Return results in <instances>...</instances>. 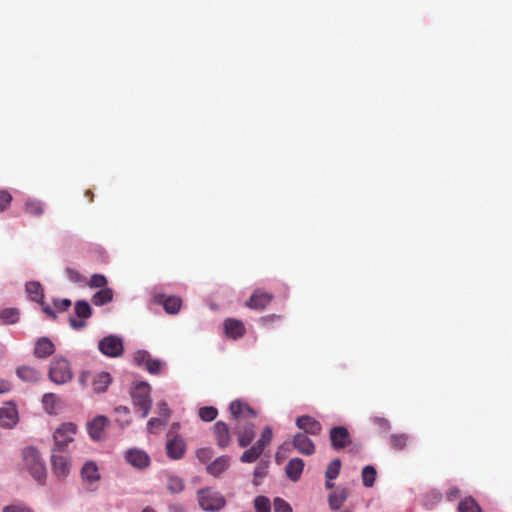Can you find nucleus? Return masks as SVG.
<instances>
[{"mask_svg":"<svg viewBox=\"0 0 512 512\" xmlns=\"http://www.w3.org/2000/svg\"><path fill=\"white\" fill-rule=\"evenodd\" d=\"M256 512H271L270 500L265 496H257L254 500Z\"/></svg>","mask_w":512,"mask_h":512,"instance_id":"nucleus-43","label":"nucleus"},{"mask_svg":"<svg viewBox=\"0 0 512 512\" xmlns=\"http://www.w3.org/2000/svg\"><path fill=\"white\" fill-rule=\"evenodd\" d=\"M272 437V429L267 426L262 430L260 438L257 440L255 444L264 451L265 448L271 443Z\"/></svg>","mask_w":512,"mask_h":512,"instance_id":"nucleus-41","label":"nucleus"},{"mask_svg":"<svg viewBox=\"0 0 512 512\" xmlns=\"http://www.w3.org/2000/svg\"><path fill=\"white\" fill-rule=\"evenodd\" d=\"M290 451L289 444H283L279 447L278 451L276 452L275 459L278 463H280L285 457L286 454Z\"/></svg>","mask_w":512,"mask_h":512,"instance_id":"nucleus-52","label":"nucleus"},{"mask_svg":"<svg viewBox=\"0 0 512 512\" xmlns=\"http://www.w3.org/2000/svg\"><path fill=\"white\" fill-rule=\"evenodd\" d=\"M19 421V414L16 405L13 402H7L0 407V426L5 429H11Z\"/></svg>","mask_w":512,"mask_h":512,"instance_id":"nucleus-11","label":"nucleus"},{"mask_svg":"<svg viewBox=\"0 0 512 512\" xmlns=\"http://www.w3.org/2000/svg\"><path fill=\"white\" fill-rule=\"evenodd\" d=\"M107 279L104 275L101 274H94L91 276L90 281L88 282V285L91 288H106Z\"/></svg>","mask_w":512,"mask_h":512,"instance_id":"nucleus-45","label":"nucleus"},{"mask_svg":"<svg viewBox=\"0 0 512 512\" xmlns=\"http://www.w3.org/2000/svg\"><path fill=\"white\" fill-rule=\"evenodd\" d=\"M217 445L224 449L231 443V434L228 425L223 421H217L213 426Z\"/></svg>","mask_w":512,"mask_h":512,"instance_id":"nucleus-20","label":"nucleus"},{"mask_svg":"<svg viewBox=\"0 0 512 512\" xmlns=\"http://www.w3.org/2000/svg\"><path fill=\"white\" fill-rule=\"evenodd\" d=\"M274 512H292V507L284 499L277 497L273 502Z\"/></svg>","mask_w":512,"mask_h":512,"instance_id":"nucleus-46","label":"nucleus"},{"mask_svg":"<svg viewBox=\"0 0 512 512\" xmlns=\"http://www.w3.org/2000/svg\"><path fill=\"white\" fill-rule=\"evenodd\" d=\"M20 312L16 308H5L0 312V319L3 324H14L18 322Z\"/></svg>","mask_w":512,"mask_h":512,"instance_id":"nucleus-37","label":"nucleus"},{"mask_svg":"<svg viewBox=\"0 0 512 512\" xmlns=\"http://www.w3.org/2000/svg\"><path fill=\"white\" fill-rule=\"evenodd\" d=\"M199 506L204 511H219L226 505L224 496L211 488H204L197 491Z\"/></svg>","mask_w":512,"mask_h":512,"instance_id":"nucleus-2","label":"nucleus"},{"mask_svg":"<svg viewBox=\"0 0 512 512\" xmlns=\"http://www.w3.org/2000/svg\"><path fill=\"white\" fill-rule=\"evenodd\" d=\"M218 411L213 406H205L199 409V417L202 421L211 422L217 417Z\"/></svg>","mask_w":512,"mask_h":512,"instance_id":"nucleus-42","label":"nucleus"},{"mask_svg":"<svg viewBox=\"0 0 512 512\" xmlns=\"http://www.w3.org/2000/svg\"><path fill=\"white\" fill-rule=\"evenodd\" d=\"M52 471L58 478H65L70 473V461L63 455H56L53 452L51 456Z\"/></svg>","mask_w":512,"mask_h":512,"instance_id":"nucleus-21","label":"nucleus"},{"mask_svg":"<svg viewBox=\"0 0 512 512\" xmlns=\"http://www.w3.org/2000/svg\"><path fill=\"white\" fill-rule=\"evenodd\" d=\"M293 447L301 454L310 456L315 453V444L304 433H296L292 440Z\"/></svg>","mask_w":512,"mask_h":512,"instance_id":"nucleus-19","label":"nucleus"},{"mask_svg":"<svg viewBox=\"0 0 512 512\" xmlns=\"http://www.w3.org/2000/svg\"><path fill=\"white\" fill-rule=\"evenodd\" d=\"M79 382L83 387L91 385L94 392L102 393L105 392L111 384L112 377L107 372H99L96 374L82 372L79 376Z\"/></svg>","mask_w":512,"mask_h":512,"instance_id":"nucleus-5","label":"nucleus"},{"mask_svg":"<svg viewBox=\"0 0 512 512\" xmlns=\"http://www.w3.org/2000/svg\"><path fill=\"white\" fill-rule=\"evenodd\" d=\"M26 292L31 300L37 303L42 302L44 298L43 288L39 282H28L26 284Z\"/></svg>","mask_w":512,"mask_h":512,"instance_id":"nucleus-32","label":"nucleus"},{"mask_svg":"<svg viewBox=\"0 0 512 512\" xmlns=\"http://www.w3.org/2000/svg\"><path fill=\"white\" fill-rule=\"evenodd\" d=\"M39 303H40V304H41V306H42V310H43V312H44L48 317H50V318H52V319H55V318H56V314H55V312L53 311V309H52L50 306H48V305L44 304V302H43V301H42V302H39Z\"/></svg>","mask_w":512,"mask_h":512,"instance_id":"nucleus-54","label":"nucleus"},{"mask_svg":"<svg viewBox=\"0 0 512 512\" xmlns=\"http://www.w3.org/2000/svg\"><path fill=\"white\" fill-rule=\"evenodd\" d=\"M142 512H156L155 509H153L152 507L150 506H147L145 507Z\"/></svg>","mask_w":512,"mask_h":512,"instance_id":"nucleus-63","label":"nucleus"},{"mask_svg":"<svg viewBox=\"0 0 512 512\" xmlns=\"http://www.w3.org/2000/svg\"><path fill=\"white\" fill-rule=\"evenodd\" d=\"M459 512H482L480 505L472 497H467L460 501L458 505Z\"/></svg>","mask_w":512,"mask_h":512,"instance_id":"nucleus-38","label":"nucleus"},{"mask_svg":"<svg viewBox=\"0 0 512 512\" xmlns=\"http://www.w3.org/2000/svg\"><path fill=\"white\" fill-rule=\"evenodd\" d=\"M53 304L58 311L64 312L71 306V300L67 298L54 299Z\"/></svg>","mask_w":512,"mask_h":512,"instance_id":"nucleus-49","label":"nucleus"},{"mask_svg":"<svg viewBox=\"0 0 512 512\" xmlns=\"http://www.w3.org/2000/svg\"><path fill=\"white\" fill-rule=\"evenodd\" d=\"M55 351V346L52 341L47 337H41L35 344L34 354L38 358H46L52 355Z\"/></svg>","mask_w":512,"mask_h":512,"instance_id":"nucleus-25","label":"nucleus"},{"mask_svg":"<svg viewBox=\"0 0 512 512\" xmlns=\"http://www.w3.org/2000/svg\"><path fill=\"white\" fill-rule=\"evenodd\" d=\"M458 493H459V490H458L457 488H455V489H451V490L449 491V497H450V498H451V497H455V496H457V495H458Z\"/></svg>","mask_w":512,"mask_h":512,"instance_id":"nucleus-61","label":"nucleus"},{"mask_svg":"<svg viewBox=\"0 0 512 512\" xmlns=\"http://www.w3.org/2000/svg\"><path fill=\"white\" fill-rule=\"evenodd\" d=\"M17 376L25 382H37L41 379V373L30 366H21L16 371Z\"/></svg>","mask_w":512,"mask_h":512,"instance_id":"nucleus-29","label":"nucleus"},{"mask_svg":"<svg viewBox=\"0 0 512 512\" xmlns=\"http://www.w3.org/2000/svg\"><path fill=\"white\" fill-rule=\"evenodd\" d=\"M85 196L89 198V202L93 201L94 194H93V192L91 190H87L85 192Z\"/></svg>","mask_w":512,"mask_h":512,"instance_id":"nucleus-60","label":"nucleus"},{"mask_svg":"<svg viewBox=\"0 0 512 512\" xmlns=\"http://www.w3.org/2000/svg\"><path fill=\"white\" fill-rule=\"evenodd\" d=\"M331 446L334 450L339 451L351 444V436L348 429L344 426H336L329 433Z\"/></svg>","mask_w":512,"mask_h":512,"instance_id":"nucleus-9","label":"nucleus"},{"mask_svg":"<svg viewBox=\"0 0 512 512\" xmlns=\"http://www.w3.org/2000/svg\"><path fill=\"white\" fill-rule=\"evenodd\" d=\"M65 273L69 280L73 283L82 284L86 282L85 277L76 269L68 267L66 268Z\"/></svg>","mask_w":512,"mask_h":512,"instance_id":"nucleus-44","label":"nucleus"},{"mask_svg":"<svg viewBox=\"0 0 512 512\" xmlns=\"http://www.w3.org/2000/svg\"><path fill=\"white\" fill-rule=\"evenodd\" d=\"M167 455L171 459H180L185 453V443L179 437H174L166 444Z\"/></svg>","mask_w":512,"mask_h":512,"instance_id":"nucleus-23","label":"nucleus"},{"mask_svg":"<svg viewBox=\"0 0 512 512\" xmlns=\"http://www.w3.org/2000/svg\"><path fill=\"white\" fill-rule=\"evenodd\" d=\"M77 426L71 422L61 424L54 432L55 447L53 452L64 450L74 440Z\"/></svg>","mask_w":512,"mask_h":512,"instance_id":"nucleus-6","label":"nucleus"},{"mask_svg":"<svg viewBox=\"0 0 512 512\" xmlns=\"http://www.w3.org/2000/svg\"><path fill=\"white\" fill-rule=\"evenodd\" d=\"M229 409L236 423H241L243 419H252L256 417L255 411L248 404L239 400L232 401Z\"/></svg>","mask_w":512,"mask_h":512,"instance_id":"nucleus-14","label":"nucleus"},{"mask_svg":"<svg viewBox=\"0 0 512 512\" xmlns=\"http://www.w3.org/2000/svg\"><path fill=\"white\" fill-rule=\"evenodd\" d=\"M304 461L301 458H292L285 467L286 476L293 482H297L304 469Z\"/></svg>","mask_w":512,"mask_h":512,"instance_id":"nucleus-22","label":"nucleus"},{"mask_svg":"<svg viewBox=\"0 0 512 512\" xmlns=\"http://www.w3.org/2000/svg\"><path fill=\"white\" fill-rule=\"evenodd\" d=\"M150 392L151 387L146 382H140L134 385L131 390L133 404L140 408L142 418H146L151 410L152 400Z\"/></svg>","mask_w":512,"mask_h":512,"instance_id":"nucleus-3","label":"nucleus"},{"mask_svg":"<svg viewBox=\"0 0 512 512\" xmlns=\"http://www.w3.org/2000/svg\"><path fill=\"white\" fill-rule=\"evenodd\" d=\"M59 399L54 393H46L42 397V404L48 414H55L58 408Z\"/></svg>","mask_w":512,"mask_h":512,"instance_id":"nucleus-34","label":"nucleus"},{"mask_svg":"<svg viewBox=\"0 0 512 512\" xmlns=\"http://www.w3.org/2000/svg\"><path fill=\"white\" fill-rule=\"evenodd\" d=\"M225 333L228 337L237 339L245 334V327L243 323L236 319H226L224 322Z\"/></svg>","mask_w":512,"mask_h":512,"instance_id":"nucleus-24","label":"nucleus"},{"mask_svg":"<svg viewBox=\"0 0 512 512\" xmlns=\"http://www.w3.org/2000/svg\"><path fill=\"white\" fill-rule=\"evenodd\" d=\"M264 451L254 444L252 447L243 452L240 457V461L243 463H253L255 462Z\"/></svg>","mask_w":512,"mask_h":512,"instance_id":"nucleus-35","label":"nucleus"},{"mask_svg":"<svg viewBox=\"0 0 512 512\" xmlns=\"http://www.w3.org/2000/svg\"><path fill=\"white\" fill-rule=\"evenodd\" d=\"M296 426L304 431V434L317 436L322 432L321 423L310 415H302L297 417Z\"/></svg>","mask_w":512,"mask_h":512,"instance_id":"nucleus-15","label":"nucleus"},{"mask_svg":"<svg viewBox=\"0 0 512 512\" xmlns=\"http://www.w3.org/2000/svg\"><path fill=\"white\" fill-rule=\"evenodd\" d=\"M409 435L406 433H395L389 438L391 447L396 451L404 450L409 443Z\"/></svg>","mask_w":512,"mask_h":512,"instance_id":"nucleus-30","label":"nucleus"},{"mask_svg":"<svg viewBox=\"0 0 512 512\" xmlns=\"http://www.w3.org/2000/svg\"><path fill=\"white\" fill-rule=\"evenodd\" d=\"M347 499L346 489H338L329 495V506L332 510H338Z\"/></svg>","mask_w":512,"mask_h":512,"instance_id":"nucleus-31","label":"nucleus"},{"mask_svg":"<svg viewBox=\"0 0 512 512\" xmlns=\"http://www.w3.org/2000/svg\"><path fill=\"white\" fill-rule=\"evenodd\" d=\"M235 433L240 447H247L255 438V425L251 422L236 423Z\"/></svg>","mask_w":512,"mask_h":512,"instance_id":"nucleus-13","label":"nucleus"},{"mask_svg":"<svg viewBox=\"0 0 512 512\" xmlns=\"http://www.w3.org/2000/svg\"><path fill=\"white\" fill-rule=\"evenodd\" d=\"M24 211L33 217H40L45 212V204L35 198H29L24 203Z\"/></svg>","mask_w":512,"mask_h":512,"instance_id":"nucleus-28","label":"nucleus"},{"mask_svg":"<svg viewBox=\"0 0 512 512\" xmlns=\"http://www.w3.org/2000/svg\"><path fill=\"white\" fill-rule=\"evenodd\" d=\"M11 389V384L6 380H0V394H4Z\"/></svg>","mask_w":512,"mask_h":512,"instance_id":"nucleus-56","label":"nucleus"},{"mask_svg":"<svg viewBox=\"0 0 512 512\" xmlns=\"http://www.w3.org/2000/svg\"><path fill=\"white\" fill-rule=\"evenodd\" d=\"M158 409H159L160 414L163 415L164 417L167 418L169 416L170 411L165 402L158 403Z\"/></svg>","mask_w":512,"mask_h":512,"instance_id":"nucleus-55","label":"nucleus"},{"mask_svg":"<svg viewBox=\"0 0 512 512\" xmlns=\"http://www.w3.org/2000/svg\"><path fill=\"white\" fill-rule=\"evenodd\" d=\"M166 487L171 493H180L184 490L185 483L181 477L168 475L166 480Z\"/></svg>","mask_w":512,"mask_h":512,"instance_id":"nucleus-36","label":"nucleus"},{"mask_svg":"<svg viewBox=\"0 0 512 512\" xmlns=\"http://www.w3.org/2000/svg\"><path fill=\"white\" fill-rule=\"evenodd\" d=\"M230 464V457L229 456H220L216 458L213 462H211L206 470L207 472L212 476H219L222 474Z\"/></svg>","mask_w":512,"mask_h":512,"instance_id":"nucleus-27","label":"nucleus"},{"mask_svg":"<svg viewBox=\"0 0 512 512\" xmlns=\"http://www.w3.org/2000/svg\"><path fill=\"white\" fill-rule=\"evenodd\" d=\"M3 512H34L31 508L22 505H7Z\"/></svg>","mask_w":512,"mask_h":512,"instance_id":"nucleus-50","label":"nucleus"},{"mask_svg":"<svg viewBox=\"0 0 512 512\" xmlns=\"http://www.w3.org/2000/svg\"><path fill=\"white\" fill-rule=\"evenodd\" d=\"M22 457L30 475L40 484H43L46 480L47 470L39 451L34 447H26L22 451Z\"/></svg>","mask_w":512,"mask_h":512,"instance_id":"nucleus-1","label":"nucleus"},{"mask_svg":"<svg viewBox=\"0 0 512 512\" xmlns=\"http://www.w3.org/2000/svg\"><path fill=\"white\" fill-rule=\"evenodd\" d=\"M332 480L326 479L325 486L327 489H332L334 487V483L331 482Z\"/></svg>","mask_w":512,"mask_h":512,"instance_id":"nucleus-62","label":"nucleus"},{"mask_svg":"<svg viewBox=\"0 0 512 512\" xmlns=\"http://www.w3.org/2000/svg\"><path fill=\"white\" fill-rule=\"evenodd\" d=\"M341 469V460L336 458L332 460L325 472V477L328 480H334L338 477Z\"/></svg>","mask_w":512,"mask_h":512,"instance_id":"nucleus-40","label":"nucleus"},{"mask_svg":"<svg viewBox=\"0 0 512 512\" xmlns=\"http://www.w3.org/2000/svg\"><path fill=\"white\" fill-rule=\"evenodd\" d=\"M81 478L88 483H95L100 480L101 476L98 466L93 461H87L81 469Z\"/></svg>","mask_w":512,"mask_h":512,"instance_id":"nucleus-26","label":"nucleus"},{"mask_svg":"<svg viewBox=\"0 0 512 512\" xmlns=\"http://www.w3.org/2000/svg\"><path fill=\"white\" fill-rule=\"evenodd\" d=\"M116 411L117 412H123L125 414L129 413V409L126 406H119V407L116 408Z\"/></svg>","mask_w":512,"mask_h":512,"instance_id":"nucleus-59","label":"nucleus"},{"mask_svg":"<svg viewBox=\"0 0 512 512\" xmlns=\"http://www.w3.org/2000/svg\"><path fill=\"white\" fill-rule=\"evenodd\" d=\"M212 450L211 448H201L199 450H197V458L203 462V463H206L208 462L211 458H212Z\"/></svg>","mask_w":512,"mask_h":512,"instance_id":"nucleus-48","label":"nucleus"},{"mask_svg":"<svg viewBox=\"0 0 512 512\" xmlns=\"http://www.w3.org/2000/svg\"><path fill=\"white\" fill-rule=\"evenodd\" d=\"M126 461L137 469H145L150 465L149 455L141 449H129L125 453Z\"/></svg>","mask_w":512,"mask_h":512,"instance_id":"nucleus-16","label":"nucleus"},{"mask_svg":"<svg viewBox=\"0 0 512 512\" xmlns=\"http://www.w3.org/2000/svg\"><path fill=\"white\" fill-rule=\"evenodd\" d=\"M109 424V420L105 416H97L92 421L87 423V431L89 436L99 441L104 438V431Z\"/></svg>","mask_w":512,"mask_h":512,"instance_id":"nucleus-17","label":"nucleus"},{"mask_svg":"<svg viewBox=\"0 0 512 512\" xmlns=\"http://www.w3.org/2000/svg\"><path fill=\"white\" fill-rule=\"evenodd\" d=\"M12 201V196L7 191H0V212L6 210Z\"/></svg>","mask_w":512,"mask_h":512,"instance_id":"nucleus-47","label":"nucleus"},{"mask_svg":"<svg viewBox=\"0 0 512 512\" xmlns=\"http://www.w3.org/2000/svg\"><path fill=\"white\" fill-rule=\"evenodd\" d=\"M73 373L69 362L64 358H54L49 369V378L58 385L65 384L72 380Z\"/></svg>","mask_w":512,"mask_h":512,"instance_id":"nucleus-4","label":"nucleus"},{"mask_svg":"<svg viewBox=\"0 0 512 512\" xmlns=\"http://www.w3.org/2000/svg\"><path fill=\"white\" fill-rule=\"evenodd\" d=\"M376 475H377V472L373 466H371V465L365 466L362 470V481H363L364 486L372 487L375 483Z\"/></svg>","mask_w":512,"mask_h":512,"instance_id":"nucleus-39","label":"nucleus"},{"mask_svg":"<svg viewBox=\"0 0 512 512\" xmlns=\"http://www.w3.org/2000/svg\"><path fill=\"white\" fill-rule=\"evenodd\" d=\"M152 300L156 304L163 305L168 314H177L181 308L182 300L177 296H166L161 292H153Z\"/></svg>","mask_w":512,"mask_h":512,"instance_id":"nucleus-12","label":"nucleus"},{"mask_svg":"<svg viewBox=\"0 0 512 512\" xmlns=\"http://www.w3.org/2000/svg\"><path fill=\"white\" fill-rule=\"evenodd\" d=\"M162 425H164V421H162L160 418H151L147 423V429L150 433H153L155 428H158Z\"/></svg>","mask_w":512,"mask_h":512,"instance_id":"nucleus-53","label":"nucleus"},{"mask_svg":"<svg viewBox=\"0 0 512 512\" xmlns=\"http://www.w3.org/2000/svg\"><path fill=\"white\" fill-rule=\"evenodd\" d=\"M373 423L383 431H387L390 428V422L384 417H374Z\"/></svg>","mask_w":512,"mask_h":512,"instance_id":"nucleus-51","label":"nucleus"},{"mask_svg":"<svg viewBox=\"0 0 512 512\" xmlns=\"http://www.w3.org/2000/svg\"><path fill=\"white\" fill-rule=\"evenodd\" d=\"M75 315L80 318V320L75 319L74 317H69V324L73 329H81L85 327L86 322L85 320L88 319L91 314L92 310L89 305V303L85 300H80L75 303L74 307Z\"/></svg>","mask_w":512,"mask_h":512,"instance_id":"nucleus-10","label":"nucleus"},{"mask_svg":"<svg viewBox=\"0 0 512 512\" xmlns=\"http://www.w3.org/2000/svg\"><path fill=\"white\" fill-rule=\"evenodd\" d=\"M98 349L107 357H120L124 352L123 340L119 336L108 335L99 341Z\"/></svg>","mask_w":512,"mask_h":512,"instance_id":"nucleus-7","label":"nucleus"},{"mask_svg":"<svg viewBox=\"0 0 512 512\" xmlns=\"http://www.w3.org/2000/svg\"><path fill=\"white\" fill-rule=\"evenodd\" d=\"M264 475H265V470H264L263 467L258 466V467L255 468V470H254V476L255 477L262 478Z\"/></svg>","mask_w":512,"mask_h":512,"instance_id":"nucleus-58","label":"nucleus"},{"mask_svg":"<svg viewBox=\"0 0 512 512\" xmlns=\"http://www.w3.org/2000/svg\"><path fill=\"white\" fill-rule=\"evenodd\" d=\"M133 359L137 366L145 367L150 374H159L161 372L163 363L158 359H153L146 350L136 351Z\"/></svg>","mask_w":512,"mask_h":512,"instance_id":"nucleus-8","label":"nucleus"},{"mask_svg":"<svg viewBox=\"0 0 512 512\" xmlns=\"http://www.w3.org/2000/svg\"><path fill=\"white\" fill-rule=\"evenodd\" d=\"M273 299V295L261 289H256L246 302V306L254 310L264 309Z\"/></svg>","mask_w":512,"mask_h":512,"instance_id":"nucleus-18","label":"nucleus"},{"mask_svg":"<svg viewBox=\"0 0 512 512\" xmlns=\"http://www.w3.org/2000/svg\"><path fill=\"white\" fill-rule=\"evenodd\" d=\"M276 319H280V316L279 315H276V314H271V315H267V316H264L261 318V321L263 323H268V322H272Z\"/></svg>","mask_w":512,"mask_h":512,"instance_id":"nucleus-57","label":"nucleus"},{"mask_svg":"<svg viewBox=\"0 0 512 512\" xmlns=\"http://www.w3.org/2000/svg\"><path fill=\"white\" fill-rule=\"evenodd\" d=\"M113 299V291L110 288H104L96 292L92 297V302L96 306H102Z\"/></svg>","mask_w":512,"mask_h":512,"instance_id":"nucleus-33","label":"nucleus"}]
</instances>
